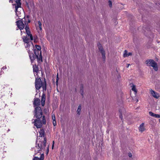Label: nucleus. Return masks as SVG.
Returning <instances> with one entry per match:
<instances>
[{"mask_svg":"<svg viewBox=\"0 0 160 160\" xmlns=\"http://www.w3.org/2000/svg\"><path fill=\"white\" fill-rule=\"evenodd\" d=\"M26 26L25 29L26 32L27 34V36L25 37L24 36L22 38L23 41L24 42L25 46L27 50H28L29 56L31 61H33L37 58L36 56L32 52L33 51L34 48L31 41L33 39V37L32 35L31 34L30 29L28 26V24H26L25 22Z\"/></svg>","mask_w":160,"mask_h":160,"instance_id":"nucleus-1","label":"nucleus"},{"mask_svg":"<svg viewBox=\"0 0 160 160\" xmlns=\"http://www.w3.org/2000/svg\"><path fill=\"white\" fill-rule=\"evenodd\" d=\"M46 142L47 140L46 138H44V141L43 142H39L35 147V152H38L42 149H45L46 145Z\"/></svg>","mask_w":160,"mask_h":160,"instance_id":"nucleus-2","label":"nucleus"},{"mask_svg":"<svg viewBox=\"0 0 160 160\" xmlns=\"http://www.w3.org/2000/svg\"><path fill=\"white\" fill-rule=\"evenodd\" d=\"M46 119L44 116L42 118V122L40 118H37L35 119L34 121V125L36 126L37 128H40L42 126V124H46Z\"/></svg>","mask_w":160,"mask_h":160,"instance_id":"nucleus-3","label":"nucleus"},{"mask_svg":"<svg viewBox=\"0 0 160 160\" xmlns=\"http://www.w3.org/2000/svg\"><path fill=\"white\" fill-rule=\"evenodd\" d=\"M146 63L148 66L152 67L155 71H157L158 70L157 64L153 60H148L146 61Z\"/></svg>","mask_w":160,"mask_h":160,"instance_id":"nucleus-4","label":"nucleus"},{"mask_svg":"<svg viewBox=\"0 0 160 160\" xmlns=\"http://www.w3.org/2000/svg\"><path fill=\"white\" fill-rule=\"evenodd\" d=\"M35 114L34 116L37 118H40L42 116V113L41 108L40 107H37L35 108Z\"/></svg>","mask_w":160,"mask_h":160,"instance_id":"nucleus-5","label":"nucleus"},{"mask_svg":"<svg viewBox=\"0 0 160 160\" xmlns=\"http://www.w3.org/2000/svg\"><path fill=\"white\" fill-rule=\"evenodd\" d=\"M15 8L16 15L18 17H21L22 15L23 14V11L22 8L21 7V6H20V7H19L15 5Z\"/></svg>","mask_w":160,"mask_h":160,"instance_id":"nucleus-6","label":"nucleus"},{"mask_svg":"<svg viewBox=\"0 0 160 160\" xmlns=\"http://www.w3.org/2000/svg\"><path fill=\"white\" fill-rule=\"evenodd\" d=\"M35 84L36 89L39 90L42 86V83L40 78H38L36 79Z\"/></svg>","mask_w":160,"mask_h":160,"instance_id":"nucleus-7","label":"nucleus"},{"mask_svg":"<svg viewBox=\"0 0 160 160\" xmlns=\"http://www.w3.org/2000/svg\"><path fill=\"white\" fill-rule=\"evenodd\" d=\"M98 46L100 52L101 53L102 58L104 60L105 59V53L104 51L103 50V48L100 43L98 44Z\"/></svg>","mask_w":160,"mask_h":160,"instance_id":"nucleus-8","label":"nucleus"},{"mask_svg":"<svg viewBox=\"0 0 160 160\" xmlns=\"http://www.w3.org/2000/svg\"><path fill=\"white\" fill-rule=\"evenodd\" d=\"M149 92L151 95L154 98L158 99L160 97L159 94L153 90L152 89H150Z\"/></svg>","mask_w":160,"mask_h":160,"instance_id":"nucleus-9","label":"nucleus"},{"mask_svg":"<svg viewBox=\"0 0 160 160\" xmlns=\"http://www.w3.org/2000/svg\"><path fill=\"white\" fill-rule=\"evenodd\" d=\"M17 25L18 28L20 30H22L24 28L25 25L23 22L21 20H19L17 22Z\"/></svg>","mask_w":160,"mask_h":160,"instance_id":"nucleus-10","label":"nucleus"},{"mask_svg":"<svg viewBox=\"0 0 160 160\" xmlns=\"http://www.w3.org/2000/svg\"><path fill=\"white\" fill-rule=\"evenodd\" d=\"M34 52L35 55L36 56L37 58L39 60L40 59L42 58L41 51L40 52H39V51L36 50V49H34Z\"/></svg>","mask_w":160,"mask_h":160,"instance_id":"nucleus-11","label":"nucleus"},{"mask_svg":"<svg viewBox=\"0 0 160 160\" xmlns=\"http://www.w3.org/2000/svg\"><path fill=\"white\" fill-rule=\"evenodd\" d=\"M144 125V123H142L140 125L139 127V131L141 132H142L145 130Z\"/></svg>","mask_w":160,"mask_h":160,"instance_id":"nucleus-12","label":"nucleus"},{"mask_svg":"<svg viewBox=\"0 0 160 160\" xmlns=\"http://www.w3.org/2000/svg\"><path fill=\"white\" fill-rule=\"evenodd\" d=\"M132 55V53L130 52H128L126 50H125L123 52V57L124 58L127 57L129 56H131Z\"/></svg>","mask_w":160,"mask_h":160,"instance_id":"nucleus-13","label":"nucleus"},{"mask_svg":"<svg viewBox=\"0 0 160 160\" xmlns=\"http://www.w3.org/2000/svg\"><path fill=\"white\" fill-rule=\"evenodd\" d=\"M149 114L151 116L153 117H154L157 118H160V115L154 114L151 112H149Z\"/></svg>","mask_w":160,"mask_h":160,"instance_id":"nucleus-14","label":"nucleus"},{"mask_svg":"<svg viewBox=\"0 0 160 160\" xmlns=\"http://www.w3.org/2000/svg\"><path fill=\"white\" fill-rule=\"evenodd\" d=\"M40 102V100L39 99H38V98H36L35 99L34 102V106H38Z\"/></svg>","mask_w":160,"mask_h":160,"instance_id":"nucleus-15","label":"nucleus"},{"mask_svg":"<svg viewBox=\"0 0 160 160\" xmlns=\"http://www.w3.org/2000/svg\"><path fill=\"white\" fill-rule=\"evenodd\" d=\"M11 1H12L13 0H10ZM14 1H15V2L16 3V4H15V5H16V6H18L19 7H20V6H21V3L20 2V0H13Z\"/></svg>","mask_w":160,"mask_h":160,"instance_id":"nucleus-16","label":"nucleus"},{"mask_svg":"<svg viewBox=\"0 0 160 160\" xmlns=\"http://www.w3.org/2000/svg\"><path fill=\"white\" fill-rule=\"evenodd\" d=\"M33 160H43V155H40V158L35 157L33 159Z\"/></svg>","mask_w":160,"mask_h":160,"instance_id":"nucleus-17","label":"nucleus"},{"mask_svg":"<svg viewBox=\"0 0 160 160\" xmlns=\"http://www.w3.org/2000/svg\"><path fill=\"white\" fill-rule=\"evenodd\" d=\"M131 87H132V90L134 92L135 94H136L137 92V90L136 89L135 86L133 84H132Z\"/></svg>","mask_w":160,"mask_h":160,"instance_id":"nucleus-18","label":"nucleus"},{"mask_svg":"<svg viewBox=\"0 0 160 160\" xmlns=\"http://www.w3.org/2000/svg\"><path fill=\"white\" fill-rule=\"evenodd\" d=\"M81 105H79L78 107V109L77 111V112L78 114L79 115H80L81 113Z\"/></svg>","mask_w":160,"mask_h":160,"instance_id":"nucleus-19","label":"nucleus"},{"mask_svg":"<svg viewBox=\"0 0 160 160\" xmlns=\"http://www.w3.org/2000/svg\"><path fill=\"white\" fill-rule=\"evenodd\" d=\"M45 97L44 95H42V105L44 106L45 104Z\"/></svg>","mask_w":160,"mask_h":160,"instance_id":"nucleus-20","label":"nucleus"},{"mask_svg":"<svg viewBox=\"0 0 160 160\" xmlns=\"http://www.w3.org/2000/svg\"><path fill=\"white\" fill-rule=\"evenodd\" d=\"M40 135L39 136L42 137L43 136L44 134V131L43 129H41L39 132Z\"/></svg>","mask_w":160,"mask_h":160,"instance_id":"nucleus-21","label":"nucleus"},{"mask_svg":"<svg viewBox=\"0 0 160 160\" xmlns=\"http://www.w3.org/2000/svg\"><path fill=\"white\" fill-rule=\"evenodd\" d=\"M35 49H36V50H37L39 51V52H40L41 48L40 46H38V45H35Z\"/></svg>","mask_w":160,"mask_h":160,"instance_id":"nucleus-22","label":"nucleus"},{"mask_svg":"<svg viewBox=\"0 0 160 160\" xmlns=\"http://www.w3.org/2000/svg\"><path fill=\"white\" fill-rule=\"evenodd\" d=\"M38 24L39 25V27L40 28V30H41L42 29V24L40 22V21L38 22Z\"/></svg>","mask_w":160,"mask_h":160,"instance_id":"nucleus-23","label":"nucleus"},{"mask_svg":"<svg viewBox=\"0 0 160 160\" xmlns=\"http://www.w3.org/2000/svg\"><path fill=\"white\" fill-rule=\"evenodd\" d=\"M59 80V77H58V73H57V79H56V83L57 84H58V81Z\"/></svg>","mask_w":160,"mask_h":160,"instance_id":"nucleus-24","label":"nucleus"},{"mask_svg":"<svg viewBox=\"0 0 160 160\" xmlns=\"http://www.w3.org/2000/svg\"><path fill=\"white\" fill-rule=\"evenodd\" d=\"M52 119L53 120V121H54L55 120V115H53V114L52 115Z\"/></svg>","mask_w":160,"mask_h":160,"instance_id":"nucleus-25","label":"nucleus"},{"mask_svg":"<svg viewBox=\"0 0 160 160\" xmlns=\"http://www.w3.org/2000/svg\"><path fill=\"white\" fill-rule=\"evenodd\" d=\"M33 71L37 72L38 71V69L37 68H34L33 69Z\"/></svg>","mask_w":160,"mask_h":160,"instance_id":"nucleus-26","label":"nucleus"},{"mask_svg":"<svg viewBox=\"0 0 160 160\" xmlns=\"http://www.w3.org/2000/svg\"><path fill=\"white\" fill-rule=\"evenodd\" d=\"M128 155L129 157H131L132 156V154L131 153H129L128 154Z\"/></svg>","mask_w":160,"mask_h":160,"instance_id":"nucleus-27","label":"nucleus"},{"mask_svg":"<svg viewBox=\"0 0 160 160\" xmlns=\"http://www.w3.org/2000/svg\"><path fill=\"white\" fill-rule=\"evenodd\" d=\"M53 125L54 126H55L56 125V121L55 120V121H53Z\"/></svg>","mask_w":160,"mask_h":160,"instance_id":"nucleus-28","label":"nucleus"},{"mask_svg":"<svg viewBox=\"0 0 160 160\" xmlns=\"http://www.w3.org/2000/svg\"><path fill=\"white\" fill-rule=\"evenodd\" d=\"M109 4L110 7H111L112 6V2L110 1H109Z\"/></svg>","mask_w":160,"mask_h":160,"instance_id":"nucleus-29","label":"nucleus"},{"mask_svg":"<svg viewBox=\"0 0 160 160\" xmlns=\"http://www.w3.org/2000/svg\"><path fill=\"white\" fill-rule=\"evenodd\" d=\"M134 101L136 102H138V99L137 98H135L134 100Z\"/></svg>","mask_w":160,"mask_h":160,"instance_id":"nucleus-30","label":"nucleus"},{"mask_svg":"<svg viewBox=\"0 0 160 160\" xmlns=\"http://www.w3.org/2000/svg\"><path fill=\"white\" fill-rule=\"evenodd\" d=\"M47 150H48V151H49V145L47 147Z\"/></svg>","mask_w":160,"mask_h":160,"instance_id":"nucleus-31","label":"nucleus"},{"mask_svg":"<svg viewBox=\"0 0 160 160\" xmlns=\"http://www.w3.org/2000/svg\"><path fill=\"white\" fill-rule=\"evenodd\" d=\"M54 141H53V144H52V149H53V147H54Z\"/></svg>","mask_w":160,"mask_h":160,"instance_id":"nucleus-32","label":"nucleus"},{"mask_svg":"<svg viewBox=\"0 0 160 160\" xmlns=\"http://www.w3.org/2000/svg\"><path fill=\"white\" fill-rule=\"evenodd\" d=\"M127 67L128 68L129 67V66L130 65V64H127Z\"/></svg>","mask_w":160,"mask_h":160,"instance_id":"nucleus-33","label":"nucleus"},{"mask_svg":"<svg viewBox=\"0 0 160 160\" xmlns=\"http://www.w3.org/2000/svg\"><path fill=\"white\" fill-rule=\"evenodd\" d=\"M120 118L122 119V116H120Z\"/></svg>","mask_w":160,"mask_h":160,"instance_id":"nucleus-34","label":"nucleus"},{"mask_svg":"<svg viewBox=\"0 0 160 160\" xmlns=\"http://www.w3.org/2000/svg\"><path fill=\"white\" fill-rule=\"evenodd\" d=\"M45 90H46V86L45 85Z\"/></svg>","mask_w":160,"mask_h":160,"instance_id":"nucleus-35","label":"nucleus"},{"mask_svg":"<svg viewBox=\"0 0 160 160\" xmlns=\"http://www.w3.org/2000/svg\"><path fill=\"white\" fill-rule=\"evenodd\" d=\"M22 31H21V34L22 35Z\"/></svg>","mask_w":160,"mask_h":160,"instance_id":"nucleus-36","label":"nucleus"},{"mask_svg":"<svg viewBox=\"0 0 160 160\" xmlns=\"http://www.w3.org/2000/svg\"><path fill=\"white\" fill-rule=\"evenodd\" d=\"M43 89H44V86H43Z\"/></svg>","mask_w":160,"mask_h":160,"instance_id":"nucleus-37","label":"nucleus"},{"mask_svg":"<svg viewBox=\"0 0 160 160\" xmlns=\"http://www.w3.org/2000/svg\"><path fill=\"white\" fill-rule=\"evenodd\" d=\"M30 22V21H28V22Z\"/></svg>","mask_w":160,"mask_h":160,"instance_id":"nucleus-38","label":"nucleus"}]
</instances>
